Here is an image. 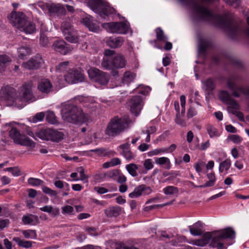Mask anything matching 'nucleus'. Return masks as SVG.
I'll list each match as a JSON object with an SVG mask.
<instances>
[{
    "label": "nucleus",
    "mask_w": 249,
    "mask_h": 249,
    "mask_svg": "<svg viewBox=\"0 0 249 249\" xmlns=\"http://www.w3.org/2000/svg\"><path fill=\"white\" fill-rule=\"evenodd\" d=\"M235 232L231 227L221 230H216L212 232H206L202 234L200 239L193 240L192 243L195 245L204 247L210 242L209 246L217 249H223L224 241L227 239L235 238Z\"/></svg>",
    "instance_id": "f257e3e1"
},
{
    "label": "nucleus",
    "mask_w": 249,
    "mask_h": 249,
    "mask_svg": "<svg viewBox=\"0 0 249 249\" xmlns=\"http://www.w3.org/2000/svg\"><path fill=\"white\" fill-rule=\"evenodd\" d=\"M62 115L64 120L74 124H83L89 119V115L84 113L81 108L71 104L65 105Z\"/></svg>",
    "instance_id": "f03ea898"
},
{
    "label": "nucleus",
    "mask_w": 249,
    "mask_h": 249,
    "mask_svg": "<svg viewBox=\"0 0 249 249\" xmlns=\"http://www.w3.org/2000/svg\"><path fill=\"white\" fill-rule=\"evenodd\" d=\"M8 18L13 26L26 34H32L36 30L35 24L28 20L26 16L21 12L13 11Z\"/></svg>",
    "instance_id": "7ed1b4c3"
},
{
    "label": "nucleus",
    "mask_w": 249,
    "mask_h": 249,
    "mask_svg": "<svg viewBox=\"0 0 249 249\" xmlns=\"http://www.w3.org/2000/svg\"><path fill=\"white\" fill-rule=\"evenodd\" d=\"M127 64L125 57L121 54H116L115 55L104 58L101 62L102 68L106 70H110L113 76L119 74L117 69L124 68Z\"/></svg>",
    "instance_id": "20e7f679"
},
{
    "label": "nucleus",
    "mask_w": 249,
    "mask_h": 249,
    "mask_svg": "<svg viewBox=\"0 0 249 249\" xmlns=\"http://www.w3.org/2000/svg\"><path fill=\"white\" fill-rule=\"evenodd\" d=\"M129 118L125 116L123 118L115 116L113 118L106 130V134L109 136H116L128 127Z\"/></svg>",
    "instance_id": "39448f33"
},
{
    "label": "nucleus",
    "mask_w": 249,
    "mask_h": 249,
    "mask_svg": "<svg viewBox=\"0 0 249 249\" xmlns=\"http://www.w3.org/2000/svg\"><path fill=\"white\" fill-rule=\"evenodd\" d=\"M87 5L102 18L106 19L109 15L115 12L114 9L103 0H88Z\"/></svg>",
    "instance_id": "423d86ee"
},
{
    "label": "nucleus",
    "mask_w": 249,
    "mask_h": 249,
    "mask_svg": "<svg viewBox=\"0 0 249 249\" xmlns=\"http://www.w3.org/2000/svg\"><path fill=\"white\" fill-rule=\"evenodd\" d=\"M16 89L11 87L6 86L0 90V98L1 100L6 102L8 106H15L21 108L22 104L18 103L16 101Z\"/></svg>",
    "instance_id": "0eeeda50"
},
{
    "label": "nucleus",
    "mask_w": 249,
    "mask_h": 249,
    "mask_svg": "<svg viewBox=\"0 0 249 249\" xmlns=\"http://www.w3.org/2000/svg\"><path fill=\"white\" fill-rule=\"evenodd\" d=\"M38 138L46 141L59 142L63 139L62 132L51 128L42 129L36 133Z\"/></svg>",
    "instance_id": "6e6552de"
},
{
    "label": "nucleus",
    "mask_w": 249,
    "mask_h": 249,
    "mask_svg": "<svg viewBox=\"0 0 249 249\" xmlns=\"http://www.w3.org/2000/svg\"><path fill=\"white\" fill-rule=\"evenodd\" d=\"M32 87L33 83L32 81H29L23 84L21 89V94L18 97H16V101L18 102V103L22 104L23 107H24V102L35 101V97L32 91Z\"/></svg>",
    "instance_id": "1a4fd4ad"
},
{
    "label": "nucleus",
    "mask_w": 249,
    "mask_h": 249,
    "mask_svg": "<svg viewBox=\"0 0 249 249\" xmlns=\"http://www.w3.org/2000/svg\"><path fill=\"white\" fill-rule=\"evenodd\" d=\"M9 136L15 143L30 147H34L35 143L26 136L21 134L15 127L9 131Z\"/></svg>",
    "instance_id": "9d476101"
},
{
    "label": "nucleus",
    "mask_w": 249,
    "mask_h": 249,
    "mask_svg": "<svg viewBox=\"0 0 249 249\" xmlns=\"http://www.w3.org/2000/svg\"><path fill=\"white\" fill-rule=\"evenodd\" d=\"M228 88L232 91V95L235 97H239L242 94L249 96V87L244 88L239 86L236 82L234 77H230L227 81Z\"/></svg>",
    "instance_id": "9b49d317"
},
{
    "label": "nucleus",
    "mask_w": 249,
    "mask_h": 249,
    "mask_svg": "<svg viewBox=\"0 0 249 249\" xmlns=\"http://www.w3.org/2000/svg\"><path fill=\"white\" fill-rule=\"evenodd\" d=\"M89 78L99 84L105 85L109 81V76L106 72L94 68H90L88 71Z\"/></svg>",
    "instance_id": "f8f14e48"
},
{
    "label": "nucleus",
    "mask_w": 249,
    "mask_h": 249,
    "mask_svg": "<svg viewBox=\"0 0 249 249\" xmlns=\"http://www.w3.org/2000/svg\"><path fill=\"white\" fill-rule=\"evenodd\" d=\"M103 26L112 33L126 34L129 29L128 25L123 22H114L104 23Z\"/></svg>",
    "instance_id": "ddd939ff"
},
{
    "label": "nucleus",
    "mask_w": 249,
    "mask_h": 249,
    "mask_svg": "<svg viewBox=\"0 0 249 249\" xmlns=\"http://www.w3.org/2000/svg\"><path fill=\"white\" fill-rule=\"evenodd\" d=\"M65 80L69 84H74L84 81V76L79 71L71 69L69 70L65 75Z\"/></svg>",
    "instance_id": "4468645a"
},
{
    "label": "nucleus",
    "mask_w": 249,
    "mask_h": 249,
    "mask_svg": "<svg viewBox=\"0 0 249 249\" xmlns=\"http://www.w3.org/2000/svg\"><path fill=\"white\" fill-rule=\"evenodd\" d=\"M52 48L54 51L64 55L71 52L73 50V48L63 40L54 41Z\"/></svg>",
    "instance_id": "2eb2a0df"
},
{
    "label": "nucleus",
    "mask_w": 249,
    "mask_h": 249,
    "mask_svg": "<svg viewBox=\"0 0 249 249\" xmlns=\"http://www.w3.org/2000/svg\"><path fill=\"white\" fill-rule=\"evenodd\" d=\"M131 113L137 116L142 107V100L140 96H135L132 97L127 102Z\"/></svg>",
    "instance_id": "dca6fc26"
},
{
    "label": "nucleus",
    "mask_w": 249,
    "mask_h": 249,
    "mask_svg": "<svg viewBox=\"0 0 249 249\" xmlns=\"http://www.w3.org/2000/svg\"><path fill=\"white\" fill-rule=\"evenodd\" d=\"M43 63L41 56L37 54L22 64V67L27 70H36Z\"/></svg>",
    "instance_id": "f3484780"
},
{
    "label": "nucleus",
    "mask_w": 249,
    "mask_h": 249,
    "mask_svg": "<svg viewBox=\"0 0 249 249\" xmlns=\"http://www.w3.org/2000/svg\"><path fill=\"white\" fill-rule=\"evenodd\" d=\"M47 8L51 17L62 16L66 14L65 7L61 4H48Z\"/></svg>",
    "instance_id": "a211bd4d"
},
{
    "label": "nucleus",
    "mask_w": 249,
    "mask_h": 249,
    "mask_svg": "<svg viewBox=\"0 0 249 249\" xmlns=\"http://www.w3.org/2000/svg\"><path fill=\"white\" fill-rule=\"evenodd\" d=\"M37 89L42 93L48 94L53 91V86L49 79H42L38 83Z\"/></svg>",
    "instance_id": "6ab92c4d"
},
{
    "label": "nucleus",
    "mask_w": 249,
    "mask_h": 249,
    "mask_svg": "<svg viewBox=\"0 0 249 249\" xmlns=\"http://www.w3.org/2000/svg\"><path fill=\"white\" fill-rule=\"evenodd\" d=\"M152 192V190L149 187H147L144 185L136 187L134 191L129 194L130 198L138 197L142 194L148 195Z\"/></svg>",
    "instance_id": "aec40b11"
},
{
    "label": "nucleus",
    "mask_w": 249,
    "mask_h": 249,
    "mask_svg": "<svg viewBox=\"0 0 249 249\" xmlns=\"http://www.w3.org/2000/svg\"><path fill=\"white\" fill-rule=\"evenodd\" d=\"M219 98L224 102L234 108H236L238 104L236 101L231 98V94L227 91L221 90L219 94Z\"/></svg>",
    "instance_id": "412c9836"
},
{
    "label": "nucleus",
    "mask_w": 249,
    "mask_h": 249,
    "mask_svg": "<svg viewBox=\"0 0 249 249\" xmlns=\"http://www.w3.org/2000/svg\"><path fill=\"white\" fill-rule=\"evenodd\" d=\"M124 42V39L123 37H112L108 39L107 41V44L111 48H117L122 46Z\"/></svg>",
    "instance_id": "4be33fe9"
},
{
    "label": "nucleus",
    "mask_w": 249,
    "mask_h": 249,
    "mask_svg": "<svg viewBox=\"0 0 249 249\" xmlns=\"http://www.w3.org/2000/svg\"><path fill=\"white\" fill-rule=\"evenodd\" d=\"M119 148L122 150V155L127 160H131L134 157L130 149V144L128 142L121 144Z\"/></svg>",
    "instance_id": "5701e85b"
},
{
    "label": "nucleus",
    "mask_w": 249,
    "mask_h": 249,
    "mask_svg": "<svg viewBox=\"0 0 249 249\" xmlns=\"http://www.w3.org/2000/svg\"><path fill=\"white\" fill-rule=\"evenodd\" d=\"M64 35L66 40L70 43H76L79 41V37L74 29Z\"/></svg>",
    "instance_id": "b1692460"
},
{
    "label": "nucleus",
    "mask_w": 249,
    "mask_h": 249,
    "mask_svg": "<svg viewBox=\"0 0 249 249\" xmlns=\"http://www.w3.org/2000/svg\"><path fill=\"white\" fill-rule=\"evenodd\" d=\"M207 178L209 179V181H207L204 185L196 186L195 185L194 183L191 182L192 186L194 187H199V188H205L208 187H212L213 186L214 184L215 181V177L213 173H211L208 174Z\"/></svg>",
    "instance_id": "393cba45"
},
{
    "label": "nucleus",
    "mask_w": 249,
    "mask_h": 249,
    "mask_svg": "<svg viewBox=\"0 0 249 249\" xmlns=\"http://www.w3.org/2000/svg\"><path fill=\"white\" fill-rule=\"evenodd\" d=\"M121 209L119 206L112 207L106 209L105 213L108 217H117L121 213Z\"/></svg>",
    "instance_id": "a878e982"
},
{
    "label": "nucleus",
    "mask_w": 249,
    "mask_h": 249,
    "mask_svg": "<svg viewBox=\"0 0 249 249\" xmlns=\"http://www.w3.org/2000/svg\"><path fill=\"white\" fill-rule=\"evenodd\" d=\"M136 77V74L130 71H126L122 77V83L124 84L128 85L133 82Z\"/></svg>",
    "instance_id": "bb28decb"
},
{
    "label": "nucleus",
    "mask_w": 249,
    "mask_h": 249,
    "mask_svg": "<svg viewBox=\"0 0 249 249\" xmlns=\"http://www.w3.org/2000/svg\"><path fill=\"white\" fill-rule=\"evenodd\" d=\"M22 220L23 223L25 225H35L38 222L37 216L32 214H30L29 215H24L22 217Z\"/></svg>",
    "instance_id": "cd10ccee"
},
{
    "label": "nucleus",
    "mask_w": 249,
    "mask_h": 249,
    "mask_svg": "<svg viewBox=\"0 0 249 249\" xmlns=\"http://www.w3.org/2000/svg\"><path fill=\"white\" fill-rule=\"evenodd\" d=\"M155 162L160 165H164L166 169H169L171 167V163L169 159L166 157L157 158L155 159Z\"/></svg>",
    "instance_id": "c85d7f7f"
},
{
    "label": "nucleus",
    "mask_w": 249,
    "mask_h": 249,
    "mask_svg": "<svg viewBox=\"0 0 249 249\" xmlns=\"http://www.w3.org/2000/svg\"><path fill=\"white\" fill-rule=\"evenodd\" d=\"M156 33V39L154 40L156 43L157 41L160 42H166L167 37L164 34L163 30L160 27L157 28L155 30Z\"/></svg>",
    "instance_id": "c756f323"
},
{
    "label": "nucleus",
    "mask_w": 249,
    "mask_h": 249,
    "mask_svg": "<svg viewBox=\"0 0 249 249\" xmlns=\"http://www.w3.org/2000/svg\"><path fill=\"white\" fill-rule=\"evenodd\" d=\"M211 42L205 38H200L199 39V50L201 52H204L209 47Z\"/></svg>",
    "instance_id": "7c9ffc66"
},
{
    "label": "nucleus",
    "mask_w": 249,
    "mask_h": 249,
    "mask_svg": "<svg viewBox=\"0 0 249 249\" xmlns=\"http://www.w3.org/2000/svg\"><path fill=\"white\" fill-rule=\"evenodd\" d=\"M13 240L17 243L19 247L25 248H29L31 247L32 245V242L21 240L19 237H15L13 238Z\"/></svg>",
    "instance_id": "2f4dec72"
},
{
    "label": "nucleus",
    "mask_w": 249,
    "mask_h": 249,
    "mask_svg": "<svg viewBox=\"0 0 249 249\" xmlns=\"http://www.w3.org/2000/svg\"><path fill=\"white\" fill-rule=\"evenodd\" d=\"M61 28L64 35L74 30L73 26L69 21H63L61 24Z\"/></svg>",
    "instance_id": "473e14b6"
},
{
    "label": "nucleus",
    "mask_w": 249,
    "mask_h": 249,
    "mask_svg": "<svg viewBox=\"0 0 249 249\" xmlns=\"http://www.w3.org/2000/svg\"><path fill=\"white\" fill-rule=\"evenodd\" d=\"M46 119L48 123L51 124H55L58 123L56 117L54 112L51 111H47Z\"/></svg>",
    "instance_id": "72a5a7b5"
},
{
    "label": "nucleus",
    "mask_w": 249,
    "mask_h": 249,
    "mask_svg": "<svg viewBox=\"0 0 249 249\" xmlns=\"http://www.w3.org/2000/svg\"><path fill=\"white\" fill-rule=\"evenodd\" d=\"M203 86L208 91H212L215 89V85L211 78H209L203 82Z\"/></svg>",
    "instance_id": "f704fd0d"
},
{
    "label": "nucleus",
    "mask_w": 249,
    "mask_h": 249,
    "mask_svg": "<svg viewBox=\"0 0 249 249\" xmlns=\"http://www.w3.org/2000/svg\"><path fill=\"white\" fill-rule=\"evenodd\" d=\"M156 131V128L154 126H150L147 128L146 130H142L143 133L147 134V137L145 139V142H149L150 141V134L154 133Z\"/></svg>",
    "instance_id": "c9c22d12"
},
{
    "label": "nucleus",
    "mask_w": 249,
    "mask_h": 249,
    "mask_svg": "<svg viewBox=\"0 0 249 249\" xmlns=\"http://www.w3.org/2000/svg\"><path fill=\"white\" fill-rule=\"evenodd\" d=\"M11 61V58L6 54L0 55V67L6 66Z\"/></svg>",
    "instance_id": "e433bc0d"
},
{
    "label": "nucleus",
    "mask_w": 249,
    "mask_h": 249,
    "mask_svg": "<svg viewBox=\"0 0 249 249\" xmlns=\"http://www.w3.org/2000/svg\"><path fill=\"white\" fill-rule=\"evenodd\" d=\"M207 130L208 134L211 138L219 136V133L216 128L212 125H208L207 127Z\"/></svg>",
    "instance_id": "4c0bfd02"
},
{
    "label": "nucleus",
    "mask_w": 249,
    "mask_h": 249,
    "mask_svg": "<svg viewBox=\"0 0 249 249\" xmlns=\"http://www.w3.org/2000/svg\"><path fill=\"white\" fill-rule=\"evenodd\" d=\"M163 192L165 195H171L174 194H177L178 192V188L176 187L169 186L165 187L163 189Z\"/></svg>",
    "instance_id": "58836bf2"
},
{
    "label": "nucleus",
    "mask_w": 249,
    "mask_h": 249,
    "mask_svg": "<svg viewBox=\"0 0 249 249\" xmlns=\"http://www.w3.org/2000/svg\"><path fill=\"white\" fill-rule=\"evenodd\" d=\"M90 151L95 152L98 155H103L104 156L109 155L113 152L106 148L95 149L91 150Z\"/></svg>",
    "instance_id": "ea45409f"
},
{
    "label": "nucleus",
    "mask_w": 249,
    "mask_h": 249,
    "mask_svg": "<svg viewBox=\"0 0 249 249\" xmlns=\"http://www.w3.org/2000/svg\"><path fill=\"white\" fill-rule=\"evenodd\" d=\"M106 177V173L104 172H99L94 176L93 179L94 182L96 183H99L104 181Z\"/></svg>",
    "instance_id": "a19ab883"
},
{
    "label": "nucleus",
    "mask_w": 249,
    "mask_h": 249,
    "mask_svg": "<svg viewBox=\"0 0 249 249\" xmlns=\"http://www.w3.org/2000/svg\"><path fill=\"white\" fill-rule=\"evenodd\" d=\"M189 229L190 233L194 236H199L201 235L203 233L202 230L198 227H194L193 226H189Z\"/></svg>",
    "instance_id": "79ce46f5"
},
{
    "label": "nucleus",
    "mask_w": 249,
    "mask_h": 249,
    "mask_svg": "<svg viewBox=\"0 0 249 249\" xmlns=\"http://www.w3.org/2000/svg\"><path fill=\"white\" fill-rule=\"evenodd\" d=\"M69 64V61H65L59 63L56 66L55 69L57 72H63L66 71L68 67Z\"/></svg>",
    "instance_id": "37998d69"
},
{
    "label": "nucleus",
    "mask_w": 249,
    "mask_h": 249,
    "mask_svg": "<svg viewBox=\"0 0 249 249\" xmlns=\"http://www.w3.org/2000/svg\"><path fill=\"white\" fill-rule=\"evenodd\" d=\"M24 237L26 238H36V233L35 230H25L22 231Z\"/></svg>",
    "instance_id": "c03bdc74"
},
{
    "label": "nucleus",
    "mask_w": 249,
    "mask_h": 249,
    "mask_svg": "<svg viewBox=\"0 0 249 249\" xmlns=\"http://www.w3.org/2000/svg\"><path fill=\"white\" fill-rule=\"evenodd\" d=\"M230 166L231 161L230 160L227 159L220 164L219 170L220 171H227L229 169Z\"/></svg>",
    "instance_id": "a18cd8bd"
},
{
    "label": "nucleus",
    "mask_w": 249,
    "mask_h": 249,
    "mask_svg": "<svg viewBox=\"0 0 249 249\" xmlns=\"http://www.w3.org/2000/svg\"><path fill=\"white\" fill-rule=\"evenodd\" d=\"M42 191L44 193L49 195L51 196H54L55 197L57 196V193L56 191L52 190L47 186H44L42 188Z\"/></svg>",
    "instance_id": "49530a36"
},
{
    "label": "nucleus",
    "mask_w": 249,
    "mask_h": 249,
    "mask_svg": "<svg viewBox=\"0 0 249 249\" xmlns=\"http://www.w3.org/2000/svg\"><path fill=\"white\" fill-rule=\"evenodd\" d=\"M45 115L44 112H39L36 113V115L34 116L32 118V121L34 123H36L38 121H42L43 120Z\"/></svg>",
    "instance_id": "de8ad7c7"
},
{
    "label": "nucleus",
    "mask_w": 249,
    "mask_h": 249,
    "mask_svg": "<svg viewBox=\"0 0 249 249\" xmlns=\"http://www.w3.org/2000/svg\"><path fill=\"white\" fill-rule=\"evenodd\" d=\"M20 57L27 55L30 52V49L26 47H21L18 49Z\"/></svg>",
    "instance_id": "09e8293b"
},
{
    "label": "nucleus",
    "mask_w": 249,
    "mask_h": 249,
    "mask_svg": "<svg viewBox=\"0 0 249 249\" xmlns=\"http://www.w3.org/2000/svg\"><path fill=\"white\" fill-rule=\"evenodd\" d=\"M28 181L29 184L34 186L39 185L43 182L39 179L32 178H29Z\"/></svg>",
    "instance_id": "8fccbe9b"
},
{
    "label": "nucleus",
    "mask_w": 249,
    "mask_h": 249,
    "mask_svg": "<svg viewBox=\"0 0 249 249\" xmlns=\"http://www.w3.org/2000/svg\"><path fill=\"white\" fill-rule=\"evenodd\" d=\"M40 44L43 47L47 46L49 44L48 37L43 34L40 35Z\"/></svg>",
    "instance_id": "3c124183"
},
{
    "label": "nucleus",
    "mask_w": 249,
    "mask_h": 249,
    "mask_svg": "<svg viewBox=\"0 0 249 249\" xmlns=\"http://www.w3.org/2000/svg\"><path fill=\"white\" fill-rule=\"evenodd\" d=\"M204 167H205V163L202 160H199L196 163L195 167L196 171L203 170Z\"/></svg>",
    "instance_id": "603ef678"
},
{
    "label": "nucleus",
    "mask_w": 249,
    "mask_h": 249,
    "mask_svg": "<svg viewBox=\"0 0 249 249\" xmlns=\"http://www.w3.org/2000/svg\"><path fill=\"white\" fill-rule=\"evenodd\" d=\"M228 4L235 8L238 7L241 3V0H224Z\"/></svg>",
    "instance_id": "864d4df0"
},
{
    "label": "nucleus",
    "mask_w": 249,
    "mask_h": 249,
    "mask_svg": "<svg viewBox=\"0 0 249 249\" xmlns=\"http://www.w3.org/2000/svg\"><path fill=\"white\" fill-rule=\"evenodd\" d=\"M229 139L235 143H239L242 141V138L237 135H231L229 137Z\"/></svg>",
    "instance_id": "5fc2aeb1"
},
{
    "label": "nucleus",
    "mask_w": 249,
    "mask_h": 249,
    "mask_svg": "<svg viewBox=\"0 0 249 249\" xmlns=\"http://www.w3.org/2000/svg\"><path fill=\"white\" fill-rule=\"evenodd\" d=\"M79 175L78 177L74 179L75 180H82L84 182H88V176L85 174V172H79Z\"/></svg>",
    "instance_id": "6e6d98bb"
},
{
    "label": "nucleus",
    "mask_w": 249,
    "mask_h": 249,
    "mask_svg": "<svg viewBox=\"0 0 249 249\" xmlns=\"http://www.w3.org/2000/svg\"><path fill=\"white\" fill-rule=\"evenodd\" d=\"M73 211V208L70 205H66L62 208V212L63 214H71Z\"/></svg>",
    "instance_id": "4d7b16f0"
},
{
    "label": "nucleus",
    "mask_w": 249,
    "mask_h": 249,
    "mask_svg": "<svg viewBox=\"0 0 249 249\" xmlns=\"http://www.w3.org/2000/svg\"><path fill=\"white\" fill-rule=\"evenodd\" d=\"M175 122L176 124L181 126H186V123L184 120L181 119L179 113H177L176 118L175 119Z\"/></svg>",
    "instance_id": "13d9d810"
},
{
    "label": "nucleus",
    "mask_w": 249,
    "mask_h": 249,
    "mask_svg": "<svg viewBox=\"0 0 249 249\" xmlns=\"http://www.w3.org/2000/svg\"><path fill=\"white\" fill-rule=\"evenodd\" d=\"M167 152V149L166 148H160L155 149L149 152V156L157 155L161 153H164Z\"/></svg>",
    "instance_id": "bf43d9fd"
},
{
    "label": "nucleus",
    "mask_w": 249,
    "mask_h": 249,
    "mask_svg": "<svg viewBox=\"0 0 249 249\" xmlns=\"http://www.w3.org/2000/svg\"><path fill=\"white\" fill-rule=\"evenodd\" d=\"M144 168L146 170H150L153 167V164L150 159L146 160L143 163Z\"/></svg>",
    "instance_id": "052dcab7"
},
{
    "label": "nucleus",
    "mask_w": 249,
    "mask_h": 249,
    "mask_svg": "<svg viewBox=\"0 0 249 249\" xmlns=\"http://www.w3.org/2000/svg\"><path fill=\"white\" fill-rule=\"evenodd\" d=\"M196 114L197 112L195 108L193 107H191L188 110L187 117L189 118H190L196 115Z\"/></svg>",
    "instance_id": "680f3d73"
},
{
    "label": "nucleus",
    "mask_w": 249,
    "mask_h": 249,
    "mask_svg": "<svg viewBox=\"0 0 249 249\" xmlns=\"http://www.w3.org/2000/svg\"><path fill=\"white\" fill-rule=\"evenodd\" d=\"M89 30L96 32L99 30V26L92 22L90 24V25L88 27Z\"/></svg>",
    "instance_id": "e2e57ef3"
},
{
    "label": "nucleus",
    "mask_w": 249,
    "mask_h": 249,
    "mask_svg": "<svg viewBox=\"0 0 249 249\" xmlns=\"http://www.w3.org/2000/svg\"><path fill=\"white\" fill-rule=\"evenodd\" d=\"M126 169L127 171H136L138 170V166L134 163H131L126 165Z\"/></svg>",
    "instance_id": "0e129e2a"
},
{
    "label": "nucleus",
    "mask_w": 249,
    "mask_h": 249,
    "mask_svg": "<svg viewBox=\"0 0 249 249\" xmlns=\"http://www.w3.org/2000/svg\"><path fill=\"white\" fill-rule=\"evenodd\" d=\"M94 190L100 194H103L108 191L107 189L104 187H95Z\"/></svg>",
    "instance_id": "69168bd1"
},
{
    "label": "nucleus",
    "mask_w": 249,
    "mask_h": 249,
    "mask_svg": "<svg viewBox=\"0 0 249 249\" xmlns=\"http://www.w3.org/2000/svg\"><path fill=\"white\" fill-rule=\"evenodd\" d=\"M126 177L123 174L119 173V175L118 176L116 181L118 183L122 184V183L125 182L126 181Z\"/></svg>",
    "instance_id": "338daca9"
},
{
    "label": "nucleus",
    "mask_w": 249,
    "mask_h": 249,
    "mask_svg": "<svg viewBox=\"0 0 249 249\" xmlns=\"http://www.w3.org/2000/svg\"><path fill=\"white\" fill-rule=\"evenodd\" d=\"M53 207L52 206L46 205L43 207L40 208V210L43 212L51 213V212L53 211Z\"/></svg>",
    "instance_id": "774afa93"
}]
</instances>
